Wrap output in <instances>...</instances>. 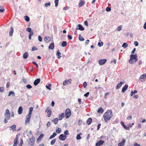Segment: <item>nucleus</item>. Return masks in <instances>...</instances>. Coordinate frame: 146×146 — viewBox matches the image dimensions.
Segmentation results:
<instances>
[{
	"mask_svg": "<svg viewBox=\"0 0 146 146\" xmlns=\"http://www.w3.org/2000/svg\"><path fill=\"white\" fill-rule=\"evenodd\" d=\"M112 116V113L111 110H107L103 116L104 121L108 122Z\"/></svg>",
	"mask_w": 146,
	"mask_h": 146,
	"instance_id": "nucleus-1",
	"label": "nucleus"
},
{
	"mask_svg": "<svg viewBox=\"0 0 146 146\" xmlns=\"http://www.w3.org/2000/svg\"><path fill=\"white\" fill-rule=\"evenodd\" d=\"M33 110H29V114L26 116L25 120V125H27L29 124L30 122V119H31L32 113Z\"/></svg>",
	"mask_w": 146,
	"mask_h": 146,
	"instance_id": "nucleus-2",
	"label": "nucleus"
},
{
	"mask_svg": "<svg viewBox=\"0 0 146 146\" xmlns=\"http://www.w3.org/2000/svg\"><path fill=\"white\" fill-rule=\"evenodd\" d=\"M137 60V56L136 54L135 55H130V58L129 60V63L133 64Z\"/></svg>",
	"mask_w": 146,
	"mask_h": 146,
	"instance_id": "nucleus-3",
	"label": "nucleus"
},
{
	"mask_svg": "<svg viewBox=\"0 0 146 146\" xmlns=\"http://www.w3.org/2000/svg\"><path fill=\"white\" fill-rule=\"evenodd\" d=\"M10 117V113L9 110H6V113L5 115V119H4V122L7 123L8 122V120H9Z\"/></svg>",
	"mask_w": 146,
	"mask_h": 146,
	"instance_id": "nucleus-4",
	"label": "nucleus"
},
{
	"mask_svg": "<svg viewBox=\"0 0 146 146\" xmlns=\"http://www.w3.org/2000/svg\"><path fill=\"white\" fill-rule=\"evenodd\" d=\"M35 142V138L34 136H33L29 139V144L31 146H33L34 145Z\"/></svg>",
	"mask_w": 146,
	"mask_h": 146,
	"instance_id": "nucleus-5",
	"label": "nucleus"
},
{
	"mask_svg": "<svg viewBox=\"0 0 146 146\" xmlns=\"http://www.w3.org/2000/svg\"><path fill=\"white\" fill-rule=\"evenodd\" d=\"M58 138L60 140L64 141L66 139L67 137L63 134H61L59 136Z\"/></svg>",
	"mask_w": 146,
	"mask_h": 146,
	"instance_id": "nucleus-6",
	"label": "nucleus"
},
{
	"mask_svg": "<svg viewBox=\"0 0 146 146\" xmlns=\"http://www.w3.org/2000/svg\"><path fill=\"white\" fill-rule=\"evenodd\" d=\"M18 135H17L14 140L13 146H17L18 143Z\"/></svg>",
	"mask_w": 146,
	"mask_h": 146,
	"instance_id": "nucleus-7",
	"label": "nucleus"
},
{
	"mask_svg": "<svg viewBox=\"0 0 146 146\" xmlns=\"http://www.w3.org/2000/svg\"><path fill=\"white\" fill-rule=\"evenodd\" d=\"M107 61V60L106 59H100L98 61L99 64L100 65L104 64Z\"/></svg>",
	"mask_w": 146,
	"mask_h": 146,
	"instance_id": "nucleus-8",
	"label": "nucleus"
},
{
	"mask_svg": "<svg viewBox=\"0 0 146 146\" xmlns=\"http://www.w3.org/2000/svg\"><path fill=\"white\" fill-rule=\"evenodd\" d=\"M146 78V73L141 75L139 79L141 81L143 82L145 80Z\"/></svg>",
	"mask_w": 146,
	"mask_h": 146,
	"instance_id": "nucleus-9",
	"label": "nucleus"
},
{
	"mask_svg": "<svg viewBox=\"0 0 146 146\" xmlns=\"http://www.w3.org/2000/svg\"><path fill=\"white\" fill-rule=\"evenodd\" d=\"M72 80L69 78L68 80H65L63 83V85H65L66 84H68V83L71 84V83Z\"/></svg>",
	"mask_w": 146,
	"mask_h": 146,
	"instance_id": "nucleus-10",
	"label": "nucleus"
},
{
	"mask_svg": "<svg viewBox=\"0 0 146 146\" xmlns=\"http://www.w3.org/2000/svg\"><path fill=\"white\" fill-rule=\"evenodd\" d=\"M104 143V141L100 140L96 143V146H100L101 145H103Z\"/></svg>",
	"mask_w": 146,
	"mask_h": 146,
	"instance_id": "nucleus-11",
	"label": "nucleus"
},
{
	"mask_svg": "<svg viewBox=\"0 0 146 146\" xmlns=\"http://www.w3.org/2000/svg\"><path fill=\"white\" fill-rule=\"evenodd\" d=\"M67 110H66V113L65 114V117L66 118H68L71 115V110H69L68 111H67Z\"/></svg>",
	"mask_w": 146,
	"mask_h": 146,
	"instance_id": "nucleus-12",
	"label": "nucleus"
},
{
	"mask_svg": "<svg viewBox=\"0 0 146 146\" xmlns=\"http://www.w3.org/2000/svg\"><path fill=\"white\" fill-rule=\"evenodd\" d=\"M44 40L45 42L48 43L50 42V39L49 36H46L44 38Z\"/></svg>",
	"mask_w": 146,
	"mask_h": 146,
	"instance_id": "nucleus-13",
	"label": "nucleus"
},
{
	"mask_svg": "<svg viewBox=\"0 0 146 146\" xmlns=\"http://www.w3.org/2000/svg\"><path fill=\"white\" fill-rule=\"evenodd\" d=\"M85 2L84 0H80L78 4V6L80 7L82 6L85 4Z\"/></svg>",
	"mask_w": 146,
	"mask_h": 146,
	"instance_id": "nucleus-14",
	"label": "nucleus"
},
{
	"mask_svg": "<svg viewBox=\"0 0 146 146\" xmlns=\"http://www.w3.org/2000/svg\"><path fill=\"white\" fill-rule=\"evenodd\" d=\"M40 78H37L34 82V84L35 86L37 85L40 82Z\"/></svg>",
	"mask_w": 146,
	"mask_h": 146,
	"instance_id": "nucleus-15",
	"label": "nucleus"
},
{
	"mask_svg": "<svg viewBox=\"0 0 146 146\" xmlns=\"http://www.w3.org/2000/svg\"><path fill=\"white\" fill-rule=\"evenodd\" d=\"M44 136V135L43 134H40V135L39 136V137L37 139V142L38 143L42 139L43 137Z\"/></svg>",
	"mask_w": 146,
	"mask_h": 146,
	"instance_id": "nucleus-16",
	"label": "nucleus"
},
{
	"mask_svg": "<svg viewBox=\"0 0 146 146\" xmlns=\"http://www.w3.org/2000/svg\"><path fill=\"white\" fill-rule=\"evenodd\" d=\"M128 85L127 84H125L124 87H123L122 90V92L123 93H124L128 88Z\"/></svg>",
	"mask_w": 146,
	"mask_h": 146,
	"instance_id": "nucleus-17",
	"label": "nucleus"
},
{
	"mask_svg": "<svg viewBox=\"0 0 146 146\" xmlns=\"http://www.w3.org/2000/svg\"><path fill=\"white\" fill-rule=\"evenodd\" d=\"M78 28H76V29H78L81 31H83L84 30V28L80 24H79L78 25Z\"/></svg>",
	"mask_w": 146,
	"mask_h": 146,
	"instance_id": "nucleus-18",
	"label": "nucleus"
},
{
	"mask_svg": "<svg viewBox=\"0 0 146 146\" xmlns=\"http://www.w3.org/2000/svg\"><path fill=\"white\" fill-rule=\"evenodd\" d=\"M13 32L14 30L13 27H11L9 33V35L10 36H12L13 35Z\"/></svg>",
	"mask_w": 146,
	"mask_h": 146,
	"instance_id": "nucleus-19",
	"label": "nucleus"
},
{
	"mask_svg": "<svg viewBox=\"0 0 146 146\" xmlns=\"http://www.w3.org/2000/svg\"><path fill=\"white\" fill-rule=\"evenodd\" d=\"M46 112H47V115L46 116L48 117H49L50 116L51 114V110H46Z\"/></svg>",
	"mask_w": 146,
	"mask_h": 146,
	"instance_id": "nucleus-20",
	"label": "nucleus"
},
{
	"mask_svg": "<svg viewBox=\"0 0 146 146\" xmlns=\"http://www.w3.org/2000/svg\"><path fill=\"white\" fill-rule=\"evenodd\" d=\"M125 139H123L121 142L119 143L118 144V146H122L125 145Z\"/></svg>",
	"mask_w": 146,
	"mask_h": 146,
	"instance_id": "nucleus-21",
	"label": "nucleus"
},
{
	"mask_svg": "<svg viewBox=\"0 0 146 146\" xmlns=\"http://www.w3.org/2000/svg\"><path fill=\"white\" fill-rule=\"evenodd\" d=\"M64 113H62V114H59V120H62L64 117Z\"/></svg>",
	"mask_w": 146,
	"mask_h": 146,
	"instance_id": "nucleus-22",
	"label": "nucleus"
},
{
	"mask_svg": "<svg viewBox=\"0 0 146 146\" xmlns=\"http://www.w3.org/2000/svg\"><path fill=\"white\" fill-rule=\"evenodd\" d=\"M61 54L59 52V50H58L56 52V55L58 56V58H60L61 57Z\"/></svg>",
	"mask_w": 146,
	"mask_h": 146,
	"instance_id": "nucleus-23",
	"label": "nucleus"
},
{
	"mask_svg": "<svg viewBox=\"0 0 146 146\" xmlns=\"http://www.w3.org/2000/svg\"><path fill=\"white\" fill-rule=\"evenodd\" d=\"M28 56H29L28 53L27 52H26L24 54L23 56V58L26 59L28 57Z\"/></svg>",
	"mask_w": 146,
	"mask_h": 146,
	"instance_id": "nucleus-24",
	"label": "nucleus"
},
{
	"mask_svg": "<svg viewBox=\"0 0 146 146\" xmlns=\"http://www.w3.org/2000/svg\"><path fill=\"white\" fill-rule=\"evenodd\" d=\"M92 119L91 118H89L88 119L86 123L88 125L90 124L92 122Z\"/></svg>",
	"mask_w": 146,
	"mask_h": 146,
	"instance_id": "nucleus-25",
	"label": "nucleus"
},
{
	"mask_svg": "<svg viewBox=\"0 0 146 146\" xmlns=\"http://www.w3.org/2000/svg\"><path fill=\"white\" fill-rule=\"evenodd\" d=\"M48 48L49 49H51L52 50L54 48V43H51L49 46Z\"/></svg>",
	"mask_w": 146,
	"mask_h": 146,
	"instance_id": "nucleus-26",
	"label": "nucleus"
},
{
	"mask_svg": "<svg viewBox=\"0 0 146 146\" xmlns=\"http://www.w3.org/2000/svg\"><path fill=\"white\" fill-rule=\"evenodd\" d=\"M16 125H13L11 126V128L13 132L16 131Z\"/></svg>",
	"mask_w": 146,
	"mask_h": 146,
	"instance_id": "nucleus-27",
	"label": "nucleus"
},
{
	"mask_svg": "<svg viewBox=\"0 0 146 146\" xmlns=\"http://www.w3.org/2000/svg\"><path fill=\"white\" fill-rule=\"evenodd\" d=\"M123 83L121 82H120L119 84H117L116 87V89H118L122 85Z\"/></svg>",
	"mask_w": 146,
	"mask_h": 146,
	"instance_id": "nucleus-28",
	"label": "nucleus"
},
{
	"mask_svg": "<svg viewBox=\"0 0 146 146\" xmlns=\"http://www.w3.org/2000/svg\"><path fill=\"white\" fill-rule=\"evenodd\" d=\"M51 84H50V83H48V85H46V87L47 89H48L49 90H51V88H50V87L51 86Z\"/></svg>",
	"mask_w": 146,
	"mask_h": 146,
	"instance_id": "nucleus-29",
	"label": "nucleus"
},
{
	"mask_svg": "<svg viewBox=\"0 0 146 146\" xmlns=\"http://www.w3.org/2000/svg\"><path fill=\"white\" fill-rule=\"evenodd\" d=\"M57 135V134L55 132H54L53 133V134L50 136L49 138L50 139H51L54 138L55 136Z\"/></svg>",
	"mask_w": 146,
	"mask_h": 146,
	"instance_id": "nucleus-30",
	"label": "nucleus"
},
{
	"mask_svg": "<svg viewBox=\"0 0 146 146\" xmlns=\"http://www.w3.org/2000/svg\"><path fill=\"white\" fill-rule=\"evenodd\" d=\"M11 94H12V96H15V93L13 91H10L9 92V93L8 96H11Z\"/></svg>",
	"mask_w": 146,
	"mask_h": 146,
	"instance_id": "nucleus-31",
	"label": "nucleus"
},
{
	"mask_svg": "<svg viewBox=\"0 0 146 146\" xmlns=\"http://www.w3.org/2000/svg\"><path fill=\"white\" fill-rule=\"evenodd\" d=\"M67 45V43L66 41H63L62 43V46L63 47H65Z\"/></svg>",
	"mask_w": 146,
	"mask_h": 146,
	"instance_id": "nucleus-32",
	"label": "nucleus"
},
{
	"mask_svg": "<svg viewBox=\"0 0 146 146\" xmlns=\"http://www.w3.org/2000/svg\"><path fill=\"white\" fill-rule=\"evenodd\" d=\"M79 40L81 41H83L84 40V38H82V36L80 34L79 35Z\"/></svg>",
	"mask_w": 146,
	"mask_h": 146,
	"instance_id": "nucleus-33",
	"label": "nucleus"
},
{
	"mask_svg": "<svg viewBox=\"0 0 146 146\" xmlns=\"http://www.w3.org/2000/svg\"><path fill=\"white\" fill-rule=\"evenodd\" d=\"M25 21L27 22L29 21L30 20L29 17L27 16H25Z\"/></svg>",
	"mask_w": 146,
	"mask_h": 146,
	"instance_id": "nucleus-34",
	"label": "nucleus"
},
{
	"mask_svg": "<svg viewBox=\"0 0 146 146\" xmlns=\"http://www.w3.org/2000/svg\"><path fill=\"white\" fill-rule=\"evenodd\" d=\"M122 25H120L117 28V29L116 30H117V31H120L121 29H122Z\"/></svg>",
	"mask_w": 146,
	"mask_h": 146,
	"instance_id": "nucleus-35",
	"label": "nucleus"
},
{
	"mask_svg": "<svg viewBox=\"0 0 146 146\" xmlns=\"http://www.w3.org/2000/svg\"><path fill=\"white\" fill-rule=\"evenodd\" d=\"M128 46V44L126 43H124L122 45V47L124 48H126Z\"/></svg>",
	"mask_w": 146,
	"mask_h": 146,
	"instance_id": "nucleus-36",
	"label": "nucleus"
},
{
	"mask_svg": "<svg viewBox=\"0 0 146 146\" xmlns=\"http://www.w3.org/2000/svg\"><path fill=\"white\" fill-rule=\"evenodd\" d=\"M56 141V139H55L53 140H52L51 141V142L50 144L51 145H54Z\"/></svg>",
	"mask_w": 146,
	"mask_h": 146,
	"instance_id": "nucleus-37",
	"label": "nucleus"
},
{
	"mask_svg": "<svg viewBox=\"0 0 146 146\" xmlns=\"http://www.w3.org/2000/svg\"><path fill=\"white\" fill-rule=\"evenodd\" d=\"M58 119L57 118H55L54 120H53V122L55 124H57L58 123Z\"/></svg>",
	"mask_w": 146,
	"mask_h": 146,
	"instance_id": "nucleus-38",
	"label": "nucleus"
},
{
	"mask_svg": "<svg viewBox=\"0 0 146 146\" xmlns=\"http://www.w3.org/2000/svg\"><path fill=\"white\" fill-rule=\"evenodd\" d=\"M121 125L123 126L125 129H128V128H127V127L125 125H124V123L122 122V121H121Z\"/></svg>",
	"mask_w": 146,
	"mask_h": 146,
	"instance_id": "nucleus-39",
	"label": "nucleus"
},
{
	"mask_svg": "<svg viewBox=\"0 0 146 146\" xmlns=\"http://www.w3.org/2000/svg\"><path fill=\"white\" fill-rule=\"evenodd\" d=\"M61 130V128H58V129H57L56 131V133H60V131Z\"/></svg>",
	"mask_w": 146,
	"mask_h": 146,
	"instance_id": "nucleus-40",
	"label": "nucleus"
},
{
	"mask_svg": "<svg viewBox=\"0 0 146 146\" xmlns=\"http://www.w3.org/2000/svg\"><path fill=\"white\" fill-rule=\"evenodd\" d=\"M59 0H55L54 2L55 3V6L57 7L58 5Z\"/></svg>",
	"mask_w": 146,
	"mask_h": 146,
	"instance_id": "nucleus-41",
	"label": "nucleus"
},
{
	"mask_svg": "<svg viewBox=\"0 0 146 146\" xmlns=\"http://www.w3.org/2000/svg\"><path fill=\"white\" fill-rule=\"evenodd\" d=\"M33 108H35L36 109H38V106L37 104H34L33 105Z\"/></svg>",
	"mask_w": 146,
	"mask_h": 146,
	"instance_id": "nucleus-42",
	"label": "nucleus"
},
{
	"mask_svg": "<svg viewBox=\"0 0 146 146\" xmlns=\"http://www.w3.org/2000/svg\"><path fill=\"white\" fill-rule=\"evenodd\" d=\"M23 143V140L21 139L20 141V143L19 144V146H22Z\"/></svg>",
	"mask_w": 146,
	"mask_h": 146,
	"instance_id": "nucleus-43",
	"label": "nucleus"
},
{
	"mask_svg": "<svg viewBox=\"0 0 146 146\" xmlns=\"http://www.w3.org/2000/svg\"><path fill=\"white\" fill-rule=\"evenodd\" d=\"M81 138V136L79 134H78L76 136V139L78 140H79Z\"/></svg>",
	"mask_w": 146,
	"mask_h": 146,
	"instance_id": "nucleus-44",
	"label": "nucleus"
},
{
	"mask_svg": "<svg viewBox=\"0 0 146 146\" xmlns=\"http://www.w3.org/2000/svg\"><path fill=\"white\" fill-rule=\"evenodd\" d=\"M103 43L102 42H99L98 43V45L99 46L101 47L103 46Z\"/></svg>",
	"mask_w": 146,
	"mask_h": 146,
	"instance_id": "nucleus-45",
	"label": "nucleus"
},
{
	"mask_svg": "<svg viewBox=\"0 0 146 146\" xmlns=\"http://www.w3.org/2000/svg\"><path fill=\"white\" fill-rule=\"evenodd\" d=\"M38 49L35 46H33L32 48V51H34L35 50H37Z\"/></svg>",
	"mask_w": 146,
	"mask_h": 146,
	"instance_id": "nucleus-46",
	"label": "nucleus"
},
{
	"mask_svg": "<svg viewBox=\"0 0 146 146\" xmlns=\"http://www.w3.org/2000/svg\"><path fill=\"white\" fill-rule=\"evenodd\" d=\"M27 88L29 89L32 88V87L30 84H28L26 86Z\"/></svg>",
	"mask_w": 146,
	"mask_h": 146,
	"instance_id": "nucleus-47",
	"label": "nucleus"
},
{
	"mask_svg": "<svg viewBox=\"0 0 146 146\" xmlns=\"http://www.w3.org/2000/svg\"><path fill=\"white\" fill-rule=\"evenodd\" d=\"M64 134L65 135H68L69 134L68 131V130H66V131H65L64 132Z\"/></svg>",
	"mask_w": 146,
	"mask_h": 146,
	"instance_id": "nucleus-48",
	"label": "nucleus"
},
{
	"mask_svg": "<svg viewBox=\"0 0 146 146\" xmlns=\"http://www.w3.org/2000/svg\"><path fill=\"white\" fill-rule=\"evenodd\" d=\"M4 90V88L3 87H0V92H3Z\"/></svg>",
	"mask_w": 146,
	"mask_h": 146,
	"instance_id": "nucleus-49",
	"label": "nucleus"
},
{
	"mask_svg": "<svg viewBox=\"0 0 146 146\" xmlns=\"http://www.w3.org/2000/svg\"><path fill=\"white\" fill-rule=\"evenodd\" d=\"M5 10L4 9L3 7H2L0 9V12L1 13L3 12Z\"/></svg>",
	"mask_w": 146,
	"mask_h": 146,
	"instance_id": "nucleus-50",
	"label": "nucleus"
},
{
	"mask_svg": "<svg viewBox=\"0 0 146 146\" xmlns=\"http://www.w3.org/2000/svg\"><path fill=\"white\" fill-rule=\"evenodd\" d=\"M106 10L107 11H110L111 10V8L110 7H107L106 8Z\"/></svg>",
	"mask_w": 146,
	"mask_h": 146,
	"instance_id": "nucleus-51",
	"label": "nucleus"
},
{
	"mask_svg": "<svg viewBox=\"0 0 146 146\" xmlns=\"http://www.w3.org/2000/svg\"><path fill=\"white\" fill-rule=\"evenodd\" d=\"M50 5V2H48V3H46L45 4V6L46 7H47L48 6H49Z\"/></svg>",
	"mask_w": 146,
	"mask_h": 146,
	"instance_id": "nucleus-52",
	"label": "nucleus"
},
{
	"mask_svg": "<svg viewBox=\"0 0 146 146\" xmlns=\"http://www.w3.org/2000/svg\"><path fill=\"white\" fill-rule=\"evenodd\" d=\"M38 40L39 41H40V42L42 41V38L40 36H38Z\"/></svg>",
	"mask_w": 146,
	"mask_h": 146,
	"instance_id": "nucleus-53",
	"label": "nucleus"
},
{
	"mask_svg": "<svg viewBox=\"0 0 146 146\" xmlns=\"http://www.w3.org/2000/svg\"><path fill=\"white\" fill-rule=\"evenodd\" d=\"M83 86L84 88H86V86H87V83H86V82H84L83 84Z\"/></svg>",
	"mask_w": 146,
	"mask_h": 146,
	"instance_id": "nucleus-54",
	"label": "nucleus"
},
{
	"mask_svg": "<svg viewBox=\"0 0 146 146\" xmlns=\"http://www.w3.org/2000/svg\"><path fill=\"white\" fill-rule=\"evenodd\" d=\"M104 110H98L97 112L99 113H102L103 112Z\"/></svg>",
	"mask_w": 146,
	"mask_h": 146,
	"instance_id": "nucleus-55",
	"label": "nucleus"
},
{
	"mask_svg": "<svg viewBox=\"0 0 146 146\" xmlns=\"http://www.w3.org/2000/svg\"><path fill=\"white\" fill-rule=\"evenodd\" d=\"M26 30L27 31H28L29 32H31V29L30 28H28V27L26 29Z\"/></svg>",
	"mask_w": 146,
	"mask_h": 146,
	"instance_id": "nucleus-56",
	"label": "nucleus"
},
{
	"mask_svg": "<svg viewBox=\"0 0 146 146\" xmlns=\"http://www.w3.org/2000/svg\"><path fill=\"white\" fill-rule=\"evenodd\" d=\"M89 92H87V93L84 94V96L85 97H87L89 95Z\"/></svg>",
	"mask_w": 146,
	"mask_h": 146,
	"instance_id": "nucleus-57",
	"label": "nucleus"
},
{
	"mask_svg": "<svg viewBox=\"0 0 146 146\" xmlns=\"http://www.w3.org/2000/svg\"><path fill=\"white\" fill-rule=\"evenodd\" d=\"M10 85V84L9 82H8L6 84V87L7 88H8Z\"/></svg>",
	"mask_w": 146,
	"mask_h": 146,
	"instance_id": "nucleus-58",
	"label": "nucleus"
},
{
	"mask_svg": "<svg viewBox=\"0 0 146 146\" xmlns=\"http://www.w3.org/2000/svg\"><path fill=\"white\" fill-rule=\"evenodd\" d=\"M69 8V7H64L63 8V10H66L68 9Z\"/></svg>",
	"mask_w": 146,
	"mask_h": 146,
	"instance_id": "nucleus-59",
	"label": "nucleus"
},
{
	"mask_svg": "<svg viewBox=\"0 0 146 146\" xmlns=\"http://www.w3.org/2000/svg\"><path fill=\"white\" fill-rule=\"evenodd\" d=\"M51 124V123L50 121L48 122L46 125L48 127H49L50 126Z\"/></svg>",
	"mask_w": 146,
	"mask_h": 146,
	"instance_id": "nucleus-60",
	"label": "nucleus"
},
{
	"mask_svg": "<svg viewBox=\"0 0 146 146\" xmlns=\"http://www.w3.org/2000/svg\"><path fill=\"white\" fill-rule=\"evenodd\" d=\"M134 44L135 46H138L139 45L138 42L137 41L134 42Z\"/></svg>",
	"mask_w": 146,
	"mask_h": 146,
	"instance_id": "nucleus-61",
	"label": "nucleus"
},
{
	"mask_svg": "<svg viewBox=\"0 0 146 146\" xmlns=\"http://www.w3.org/2000/svg\"><path fill=\"white\" fill-rule=\"evenodd\" d=\"M84 24L86 26H88V22L87 21H84Z\"/></svg>",
	"mask_w": 146,
	"mask_h": 146,
	"instance_id": "nucleus-62",
	"label": "nucleus"
},
{
	"mask_svg": "<svg viewBox=\"0 0 146 146\" xmlns=\"http://www.w3.org/2000/svg\"><path fill=\"white\" fill-rule=\"evenodd\" d=\"M101 126V124L99 123L97 125V130H98L100 128Z\"/></svg>",
	"mask_w": 146,
	"mask_h": 146,
	"instance_id": "nucleus-63",
	"label": "nucleus"
},
{
	"mask_svg": "<svg viewBox=\"0 0 146 146\" xmlns=\"http://www.w3.org/2000/svg\"><path fill=\"white\" fill-rule=\"evenodd\" d=\"M68 39L69 40H71L72 38V36L70 35H68Z\"/></svg>",
	"mask_w": 146,
	"mask_h": 146,
	"instance_id": "nucleus-64",
	"label": "nucleus"
}]
</instances>
